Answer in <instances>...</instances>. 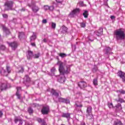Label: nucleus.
I'll list each match as a JSON object with an SVG mask.
<instances>
[{
    "mask_svg": "<svg viewBox=\"0 0 125 125\" xmlns=\"http://www.w3.org/2000/svg\"><path fill=\"white\" fill-rule=\"evenodd\" d=\"M110 18H111V19H112V20H113L115 19V16H111L110 17Z\"/></svg>",
    "mask_w": 125,
    "mask_h": 125,
    "instance_id": "603ef678",
    "label": "nucleus"
},
{
    "mask_svg": "<svg viewBox=\"0 0 125 125\" xmlns=\"http://www.w3.org/2000/svg\"><path fill=\"white\" fill-rule=\"evenodd\" d=\"M80 125H85V123H84V122H82Z\"/></svg>",
    "mask_w": 125,
    "mask_h": 125,
    "instance_id": "4d7b16f0",
    "label": "nucleus"
},
{
    "mask_svg": "<svg viewBox=\"0 0 125 125\" xmlns=\"http://www.w3.org/2000/svg\"><path fill=\"white\" fill-rule=\"evenodd\" d=\"M115 100L117 102H121V103H123V102H125V101L124 100V99L120 98H119L118 100L116 99Z\"/></svg>",
    "mask_w": 125,
    "mask_h": 125,
    "instance_id": "72a5a7b5",
    "label": "nucleus"
},
{
    "mask_svg": "<svg viewBox=\"0 0 125 125\" xmlns=\"http://www.w3.org/2000/svg\"><path fill=\"white\" fill-rule=\"evenodd\" d=\"M0 49H1L2 50H4V49H5L6 47L5 46L3 45H1L0 46Z\"/></svg>",
    "mask_w": 125,
    "mask_h": 125,
    "instance_id": "79ce46f5",
    "label": "nucleus"
},
{
    "mask_svg": "<svg viewBox=\"0 0 125 125\" xmlns=\"http://www.w3.org/2000/svg\"><path fill=\"white\" fill-rule=\"evenodd\" d=\"M0 42H2V39H1V35L0 34Z\"/></svg>",
    "mask_w": 125,
    "mask_h": 125,
    "instance_id": "5fc2aeb1",
    "label": "nucleus"
},
{
    "mask_svg": "<svg viewBox=\"0 0 125 125\" xmlns=\"http://www.w3.org/2000/svg\"><path fill=\"white\" fill-rule=\"evenodd\" d=\"M114 125H124L122 121L120 120H117L114 122Z\"/></svg>",
    "mask_w": 125,
    "mask_h": 125,
    "instance_id": "bb28decb",
    "label": "nucleus"
},
{
    "mask_svg": "<svg viewBox=\"0 0 125 125\" xmlns=\"http://www.w3.org/2000/svg\"><path fill=\"white\" fill-rule=\"evenodd\" d=\"M42 23H43V24H46L47 21L46 19H44L42 21Z\"/></svg>",
    "mask_w": 125,
    "mask_h": 125,
    "instance_id": "49530a36",
    "label": "nucleus"
},
{
    "mask_svg": "<svg viewBox=\"0 0 125 125\" xmlns=\"http://www.w3.org/2000/svg\"><path fill=\"white\" fill-rule=\"evenodd\" d=\"M51 72L52 73V74H54V73H55V72H56V68H55V67H53L51 69Z\"/></svg>",
    "mask_w": 125,
    "mask_h": 125,
    "instance_id": "4c0bfd02",
    "label": "nucleus"
},
{
    "mask_svg": "<svg viewBox=\"0 0 125 125\" xmlns=\"http://www.w3.org/2000/svg\"><path fill=\"white\" fill-rule=\"evenodd\" d=\"M41 112L42 115H47L49 113V106H43Z\"/></svg>",
    "mask_w": 125,
    "mask_h": 125,
    "instance_id": "423d86ee",
    "label": "nucleus"
},
{
    "mask_svg": "<svg viewBox=\"0 0 125 125\" xmlns=\"http://www.w3.org/2000/svg\"><path fill=\"white\" fill-rule=\"evenodd\" d=\"M103 34V28H100L99 30L95 31L94 32V36H97V37H100Z\"/></svg>",
    "mask_w": 125,
    "mask_h": 125,
    "instance_id": "9d476101",
    "label": "nucleus"
},
{
    "mask_svg": "<svg viewBox=\"0 0 125 125\" xmlns=\"http://www.w3.org/2000/svg\"><path fill=\"white\" fill-rule=\"evenodd\" d=\"M56 28V23L52 22V29H55Z\"/></svg>",
    "mask_w": 125,
    "mask_h": 125,
    "instance_id": "a19ab883",
    "label": "nucleus"
},
{
    "mask_svg": "<svg viewBox=\"0 0 125 125\" xmlns=\"http://www.w3.org/2000/svg\"><path fill=\"white\" fill-rule=\"evenodd\" d=\"M32 9L33 12H34L35 13H37L38 12V11H39V10H40V8H39L38 6L34 5L33 6H32Z\"/></svg>",
    "mask_w": 125,
    "mask_h": 125,
    "instance_id": "412c9836",
    "label": "nucleus"
},
{
    "mask_svg": "<svg viewBox=\"0 0 125 125\" xmlns=\"http://www.w3.org/2000/svg\"><path fill=\"white\" fill-rule=\"evenodd\" d=\"M124 94H125V93H124Z\"/></svg>",
    "mask_w": 125,
    "mask_h": 125,
    "instance_id": "e2e57ef3",
    "label": "nucleus"
},
{
    "mask_svg": "<svg viewBox=\"0 0 125 125\" xmlns=\"http://www.w3.org/2000/svg\"><path fill=\"white\" fill-rule=\"evenodd\" d=\"M24 72V68L22 67H21V69L19 70L18 73H23Z\"/></svg>",
    "mask_w": 125,
    "mask_h": 125,
    "instance_id": "37998d69",
    "label": "nucleus"
},
{
    "mask_svg": "<svg viewBox=\"0 0 125 125\" xmlns=\"http://www.w3.org/2000/svg\"><path fill=\"white\" fill-rule=\"evenodd\" d=\"M2 29L6 33V35H9L10 34V31H9V29L5 27L4 25H2Z\"/></svg>",
    "mask_w": 125,
    "mask_h": 125,
    "instance_id": "4be33fe9",
    "label": "nucleus"
},
{
    "mask_svg": "<svg viewBox=\"0 0 125 125\" xmlns=\"http://www.w3.org/2000/svg\"><path fill=\"white\" fill-rule=\"evenodd\" d=\"M118 75L120 77L121 79H122L123 82H125V73L123 72L120 71L118 72Z\"/></svg>",
    "mask_w": 125,
    "mask_h": 125,
    "instance_id": "ddd939ff",
    "label": "nucleus"
},
{
    "mask_svg": "<svg viewBox=\"0 0 125 125\" xmlns=\"http://www.w3.org/2000/svg\"><path fill=\"white\" fill-rule=\"evenodd\" d=\"M93 84L94 85H97V84H98V82L97 81V79H95L93 80Z\"/></svg>",
    "mask_w": 125,
    "mask_h": 125,
    "instance_id": "c9c22d12",
    "label": "nucleus"
},
{
    "mask_svg": "<svg viewBox=\"0 0 125 125\" xmlns=\"http://www.w3.org/2000/svg\"><path fill=\"white\" fill-rule=\"evenodd\" d=\"M25 37V34H24V32H19V38L21 39H23Z\"/></svg>",
    "mask_w": 125,
    "mask_h": 125,
    "instance_id": "cd10ccee",
    "label": "nucleus"
},
{
    "mask_svg": "<svg viewBox=\"0 0 125 125\" xmlns=\"http://www.w3.org/2000/svg\"><path fill=\"white\" fill-rule=\"evenodd\" d=\"M62 118H66V119H68V120H69V119H71V114L62 113Z\"/></svg>",
    "mask_w": 125,
    "mask_h": 125,
    "instance_id": "aec40b11",
    "label": "nucleus"
},
{
    "mask_svg": "<svg viewBox=\"0 0 125 125\" xmlns=\"http://www.w3.org/2000/svg\"><path fill=\"white\" fill-rule=\"evenodd\" d=\"M41 56V53H38V54L33 55V58L35 59H38L39 58V57Z\"/></svg>",
    "mask_w": 125,
    "mask_h": 125,
    "instance_id": "7c9ffc66",
    "label": "nucleus"
},
{
    "mask_svg": "<svg viewBox=\"0 0 125 125\" xmlns=\"http://www.w3.org/2000/svg\"><path fill=\"white\" fill-rule=\"evenodd\" d=\"M57 65L59 66V71L60 75L58 79V82L61 83H63L66 81L65 75H68L71 71L70 66L66 65L65 62L61 61L58 62Z\"/></svg>",
    "mask_w": 125,
    "mask_h": 125,
    "instance_id": "f257e3e1",
    "label": "nucleus"
},
{
    "mask_svg": "<svg viewBox=\"0 0 125 125\" xmlns=\"http://www.w3.org/2000/svg\"><path fill=\"white\" fill-rule=\"evenodd\" d=\"M108 106L109 108H113V107L112 103L108 104Z\"/></svg>",
    "mask_w": 125,
    "mask_h": 125,
    "instance_id": "8fccbe9b",
    "label": "nucleus"
},
{
    "mask_svg": "<svg viewBox=\"0 0 125 125\" xmlns=\"http://www.w3.org/2000/svg\"><path fill=\"white\" fill-rule=\"evenodd\" d=\"M21 11H25V9L22 8V9L21 10Z\"/></svg>",
    "mask_w": 125,
    "mask_h": 125,
    "instance_id": "bf43d9fd",
    "label": "nucleus"
},
{
    "mask_svg": "<svg viewBox=\"0 0 125 125\" xmlns=\"http://www.w3.org/2000/svg\"><path fill=\"white\" fill-rule=\"evenodd\" d=\"M98 70V68H97V66H94L93 68V73H95Z\"/></svg>",
    "mask_w": 125,
    "mask_h": 125,
    "instance_id": "58836bf2",
    "label": "nucleus"
},
{
    "mask_svg": "<svg viewBox=\"0 0 125 125\" xmlns=\"http://www.w3.org/2000/svg\"><path fill=\"white\" fill-rule=\"evenodd\" d=\"M28 112L29 114H33V112L34 111L33 110V109H32L31 107H29L28 109Z\"/></svg>",
    "mask_w": 125,
    "mask_h": 125,
    "instance_id": "e433bc0d",
    "label": "nucleus"
},
{
    "mask_svg": "<svg viewBox=\"0 0 125 125\" xmlns=\"http://www.w3.org/2000/svg\"><path fill=\"white\" fill-rule=\"evenodd\" d=\"M63 103H65V104H70V100L64 98L63 100Z\"/></svg>",
    "mask_w": 125,
    "mask_h": 125,
    "instance_id": "473e14b6",
    "label": "nucleus"
},
{
    "mask_svg": "<svg viewBox=\"0 0 125 125\" xmlns=\"http://www.w3.org/2000/svg\"><path fill=\"white\" fill-rule=\"evenodd\" d=\"M92 107L91 106H89L87 107V110H86V113L87 114H92Z\"/></svg>",
    "mask_w": 125,
    "mask_h": 125,
    "instance_id": "b1692460",
    "label": "nucleus"
},
{
    "mask_svg": "<svg viewBox=\"0 0 125 125\" xmlns=\"http://www.w3.org/2000/svg\"><path fill=\"white\" fill-rule=\"evenodd\" d=\"M59 56L62 57V58H64V57H66L67 56V55L64 53H61L60 54Z\"/></svg>",
    "mask_w": 125,
    "mask_h": 125,
    "instance_id": "f704fd0d",
    "label": "nucleus"
},
{
    "mask_svg": "<svg viewBox=\"0 0 125 125\" xmlns=\"http://www.w3.org/2000/svg\"><path fill=\"white\" fill-rule=\"evenodd\" d=\"M86 118L88 119V120H93L94 117L92 113H87L86 114Z\"/></svg>",
    "mask_w": 125,
    "mask_h": 125,
    "instance_id": "5701e85b",
    "label": "nucleus"
},
{
    "mask_svg": "<svg viewBox=\"0 0 125 125\" xmlns=\"http://www.w3.org/2000/svg\"><path fill=\"white\" fill-rule=\"evenodd\" d=\"M2 17H3V18H7V17H8V16L6 14H2Z\"/></svg>",
    "mask_w": 125,
    "mask_h": 125,
    "instance_id": "de8ad7c7",
    "label": "nucleus"
},
{
    "mask_svg": "<svg viewBox=\"0 0 125 125\" xmlns=\"http://www.w3.org/2000/svg\"><path fill=\"white\" fill-rule=\"evenodd\" d=\"M42 42H47V40H46V39H44L42 41Z\"/></svg>",
    "mask_w": 125,
    "mask_h": 125,
    "instance_id": "3c124183",
    "label": "nucleus"
},
{
    "mask_svg": "<svg viewBox=\"0 0 125 125\" xmlns=\"http://www.w3.org/2000/svg\"><path fill=\"white\" fill-rule=\"evenodd\" d=\"M113 50L112 48H110V47H106L104 49V52H105V54H108L110 51Z\"/></svg>",
    "mask_w": 125,
    "mask_h": 125,
    "instance_id": "a211bd4d",
    "label": "nucleus"
},
{
    "mask_svg": "<svg viewBox=\"0 0 125 125\" xmlns=\"http://www.w3.org/2000/svg\"><path fill=\"white\" fill-rule=\"evenodd\" d=\"M116 110L117 111H121L122 107V105L121 104H118L117 105H116Z\"/></svg>",
    "mask_w": 125,
    "mask_h": 125,
    "instance_id": "393cba45",
    "label": "nucleus"
},
{
    "mask_svg": "<svg viewBox=\"0 0 125 125\" xmlns=\"http://www.w3.org/2000/svg\"><path fill=\"white\" fill-rule=\"evenodd\" d=\"M80 3H81V4H83V2L81 1V2H80Z\"/></svg>",
    "mask_w": 125,
    "mask_h": 125,
    "instance_id": "052dcab7",
    "label": "nucleus"
},
{
    "mask_svg": "<svg viewBox=\"0 0 125 125\" xmlns=\"http://www.w3.org/2000/svg\"><path fill=\"white\" fill-rule=\"evenodd\" d=\"M83 16H84V18H87L88 17V12H87V11H85L83 13Z\"/></svg>",
    "mask_w": 125,
    "mask_h": 125,
    "instance_id": "c756f323",
    "label": "nucleus"
},
{
    "mask_svg": "<svg viewBox=\"0 0 125 125\" xmlns=\"http://www.w3.org/2000/svg\"><path fill=\"white\" fill-rule=\"evenodd\" d=\"M78 86L82 89L84 88L87 86L86 83L85 82L81 81L78 83Z\"/></svg>",
    "mask_w": 125,
    "mask_h": 125,
    "instance_id": "f8f14e48",
    "label": "nucleus"
},
{
    "mask_svg": "<svg viewBox=\"0 0 125 125\" xmlns=\"http://www.w3.org/2000/svg\"><path fill=\"white\" fill-rule=\"evenodd\" d=\"M57 99L59 102H61L62 103H63L64 98L60 97V98H58Z\"/></svg>",
    "mask_w": 125,
    "mask_h": 125,
    "instance_id": "2f4dec72",
    "label": "nucleus"
},
{
    "mask_svg": "<svg viewBox=\"0 0 125 125\" xmlns=\"http://www.w3.org/2000/svg\"><path fill=\"white\" fill-rule=\"evenodd\" d=\"M28 6H29V7H33V6H32V5H31V4H29L28 5Z\"/></svg>",
    "mask_w": 125,
    "mask_h": 125,
    "instance_id": "13d9d810",
    "label": "nucleus"
},
{
    "mask_svg": "<svg viewBox=\"0 0 125 125\" xmlns=\"http://www.w3.org/2000/svg\"><path fill=\"white\" fill-rule=\"evenodd\" d=\"M57 2H58V3H62V2H63V0H56Z\"/></svg>",
    "mask_w": 125,
    "mask_h": 125,
    "instance_id": "09e8293b",
    "label": "nucleus"
},
{
    "mask_svg": "<svg viewBox=\"0 0 125 125\" xmlns=\"http://www.w3.org/2000/svg\"><path fill=\"white\" fill-rule=\"evenodd\" d=\"M109 0H107V1H108Z\"/></svg>",
    "mask_w": 125,
    "mask_h": 125,
    "instance_id": "680f3d73",
    "label": "nucleus"
},
{
    "mask_svg": "<svg viewBox=\"0 0 125 125\" xmlns=\"http://www.w3.org/2000/svg\"><path fill=\"white\" fill-rule=\"evenodd\" d=\"M7 43L8 44L9 46L12 48L13 50H15L16 48H17V46H18V43L16 42H7Z\"/></svg>",
    "mask_w": 125,
    "mask_h": 125,
    "instance_id": "39448f33",
    "label": "nucleus"
},
{
    "mask_svg": "<svg viewBox=\"0 0 125 125\" xmlns=\"http://www.w3.org/2000/svg\"><path fill=\"white\" fill-rule=\"evenodd\" d=\"M34 56V54L33 53V52L31 51H28V54L27 55V58L28 60L31 59L32 57Z\"/></svg>",
    "mask_w": 125,
    "mask_h": 125,
    "instance_id": "6ab92c4d",
    "label": "nucleus"
},
{
    "mask_svg": "<svg viewBox=\"0 0 125 125\" xmlns=\"http://www.w3.org/2000/svg\"><path fill=\"white\" fill-rule=\"evenodd\" d=\"M44 10H50L51 11H52L54 9V6H50L48 5H44Z\"/></svg>",
    "mask_w": 125,
    "mask_h": 125,
    "instance_id": "2eb2a0df",
    "label": "nucleus"
},
{
    "mask_svg": "<svg viewBox=\"0 0 125 125\" xmlns=\"http://www.w3.org/2000/svg\"><path fill=\"white\" fill-rule=\"evenodd\" d=\"M80 13V9L77 8L73 10L69 14L70 17H74L76 14Z\"/></svg>",
    "mask_w": 125,
    "mask_h": 125,
    "instance_id": "9b49d317",
    "label": "nucleus"
},
{
    "mask_svg": "<svg viewBox=\"0 0 125 125\" xmlns=\"http://www.w3.org/2000/svg\"><path fill=\"white\" fill-rule=\"evenodd\" d=\"M6 71L3 69H2V70L0 71V73L2 76L7 77V76H8V74H10L11 73V67H10L9 66H6Z\"/></svg>",
    "mask_w": 125,
    "mask_h": 125,
    "instance_id": "7ed1b4c3",
    "label": "nucleus"
},
{
    "mask_svg": "<svg viewBox=\"0 0 125 125\" xmlns=\"http://www.w3.org/2000/svg\"><path fill=\"white\" fill-rule=\"evenodd\" d=\"M62 34H66V33L68 32V28L65 25H63L62 27Z\"/></svg>",
    "mask_w": 125,
    "mask_h": 125,
    "instance_id": "f3484780",
    "label": "nucleus"
},
{
    "mask_svg": "<svg viewBox=\"0 0 125 125\" xmlns=\"http://www.w3.org/2000/svg\"><path fill=\"white\" fill-rule=\"evenodd\" d=\"M5 10H10L13 7V2L12 1H7L5 2Z\"/></svg>",
    "mask_w": 125,
    "mask_h": 125,
    "instance_id": "20e7f679",
    "label": "nucleus"
},
{
    "mask_svg": "<svg viewBox=\"0 0 125 125\" xmlns=\"http://www.w3.org/2000/svg\"><path fill=\"white\" fill-rule=\"evenodd\" d=\"M17 91L16 92V95H17L18 99H20V98L21 97V95H20L19 91H20V90H21V87H17Z\"/></svg>",
    "mask_w": 125,
    "mask_h": 125,
    "instance_id": "dca6fc26",
    "label": "nucleus"
},
{
    "mask_svg": "<svg viewBox=\"0 0 125 125\" xmlns=\"http://www.w3.org/2000/svg\"><path fill=\"white\" fill-rule=\"evenodd\" d=\"M114 34L116 36V39L117 41L125 40V32L121 30H116L115 31Z\"/></svg>",
    "mask_w": 125,
    "mask_h": 125,
    "instance_id": "f03ea898",
    "label": "nucleus"
},
{
    "mask_svg": "<svg viewBox=\"0 0 125 125\" xmlns=\"http://www.w3.org/2000/svg\"><path fill=\"white\" fill-rule=\"evenodd\" d=\"M51 93L54 96H55L56 98H53L54 101L57 102V99L58 98V96H59V93H58L56 91L53 89H52L51 91Z\"/></svg>",
    "mask_w": 125,
    "mask_h": 125,
    "instance_id": "1a4fd4ad",
    "label": "nucleus"
},
{
    "mask_svg": "<svg viewBox=\"0 0 125 125\" xmlns=\"http://www.w3.org/2000/svg\"><path fill=\"white\" fill-rule=\"evenodd\" d=\"M30 82H31V78L29 77V76L25 75L23 78V83H24L26 86H29V83H30Z\"/></svg>",
    "mask_w": 125,
    "mask_h": 125,
    "instance_id": "6e6552de",
    "label": "nucleus"
},
{
    "mask_svg": "<svg viewBox=\"0 0 125 125\" xmlns=\"http://www.w3.org/2000/svg\"><path fill=\"white\" fill-rule=\"evenodd\" d=\"M30 39L31 42H32V41H35V40L37 39V36H36V34H35L34 32H33V35L30 37Z\"/></svg>",
    "mask_w": 125,
    "mask_h": 125,
    "instance_id": "a878e982",
    "label": "nucleus"
},
{
    "mask_svg": "<svg viewBox=\"0 0 125 125\" xmlns=\"http://www.w3.org/2000/svg\"><path fill=\"white\" fill-rule=\"evenodd\" d=\"M31 45L32 46H36V43H31Z\"/></svg>",
    "mask_w": 125,
    "mask_h": 125,
    "instance_id": "864d4df0",
    "label": "nucleus"
},
{
    "mask_svg": "<svg viewBox=\"0 0 125 125\" xmlns=\"http://www.w3.org/2000/svg\"><path fill=\"white\" fill-rule=\"evenodd\" d=\"M9 87H10V84L7 83V82L2 83L1 85H0V89H1V90H5V89H7V88Z\"/></svg>",
    "mask_w": 125,
    "mask_h": 125,
    "instance_id": "0eeeda50",
    "label": "nucleus"
},
{
    "mask_svg": "<svg viewBox=\"0 0 125 125\" xmlns=\"http://www.w3.org/2000/svg\"><path fill=\"white\" fill-rule=\"evenodd\" d=\"M37 121L38 122V123H39V124H41V125H47L44 119H42V118H37Z\"/></svg>",
    "mask_w": 125,
    "mask_h": 125,
    "instance_id": "4468645a",
    "label": "nucleus"
},
{
    "mask_svg": "<svg viewBox=\"0 0 125 125\" xmlns=\"http://www.w3.org/2000/svg\"><path fill=\"white\" fill-rule=\"evenodd\" d=\"M88 39L89 41H90V42H93V41H94V38H92L90 36L88 37Z\"/></svg>",
    "mask_w": 125,
    "mask_h": 125,
    "instance_id": "c03bdc74",
    "label": "nucleus"
},
{
    "mask_svg": "<svg viewBox=\"0 0 125 125\" xmlns=\"http://www.w3.org/2000/svg\"><path fill=\"white\" fill-rule=\"evenodd\" d=\"M80 26L82 28H85V23L84 22L80 23Z\"/></svg>",
    "mask_w": 125,
    "mask_h": 125,
    "instance_id": "ea45409f",
    "label": "nucleus"
},
{
    "mask_svg": "<svg viewBox=\"0 0 125 125\" xmlns=\"http://www.w3.org/2000/svg\"><path fill=\"white\" fill-rule=\"evenodd\" d=\"M117 92H120V93H122V94H125V91H124L123 90H120L117 91Z\"/></svg>",
    "mask_w": 125,
    "mask_h": 125,
    "instance_id": "a18cd8bd",
    "label": "nucleus"
},
{
    "mask_svg": "<svg viewBox=\"0 0 125 125\" xmlns=\"http://www.w3.org/2000/svg\"><path fill=\"white\" fill-rule=\"evenodd\" d=\"M2 116V112L1 111H0V117H1Z\"/></svg>",
    "mask_w": 125,
    "mask_h": 125,
    "instance_id": "6e6d98bb",
    "label": "nucleus"
},
{
    "mask_svg": "<svg viewBox=\"0 0 125 125\" xmlns=\"http://www.w3.org/2000/svg\"><path fill=\"white\" fill-rule=\"evenodd\" d=\"M75 105L78 108H82V107H83V104H80L79 102H76L75 103Z\"/></svg>",
    "mask_w": 125,
    "mask_h": 125,
    "instance_id": "c85d7f7f",
    "label": "nucleus"
}]
</instances>
